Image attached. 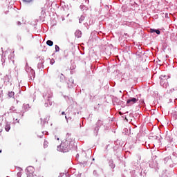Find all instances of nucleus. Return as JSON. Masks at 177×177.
<instances>
[{"instance_id": "obj_16", "label": "nucleus", "mask_w": 177, "mask_h": 177, "mask_svg": "<svg viewBox=\"0 0 177 177\" xmlns=\"http://www.w3.org/2000/svg\"><path fill=\"white\" fill-rule=\"evenodd\" d=\"M62 115H66V113L64 111L62 112Z\"/></svg>"}, {"instance_id": "obj_8", "label": "nucleus", "mask_w": 177, "mask_h": 177, "mask_svg": "<svg viewBox=\"0 0 177 177\" xmlns=\"http://www.w3.org/2000/svg\"><path fill=\"white\" fill-rule=\"evenodd\" d=\"M5 129L6 132H9V131H10V124L9 123L7 122L6 124Z\"/></svg>"}, {"instance_id": "obj_5", "label": "nucleus", "mask_w": 177, "mask_h": 177, "mask_svg": "<svg viewBox=\"0 0 177 177\" xmlns=\"http://www.w3.org/2000/svg\"><path fill=\"white\" fill-rule=\"evenodd\" d=\"M53 96V93H52V92L49 91L48 93V95H47V97H48V102H49V104L50 106H52V102H50V99H52V97Z\"/></svg>"}, {"instance_id": "obj_19", "label": "nucleus", "mask_w": 177, "mask_h": 177, "mask_svg": "<svg viewBox=\"0 0 177 177\" xmlns=\"http://www.w3.org/2000/svg\"><path fill=\"white\" fill-rule=\"evenodd\" d=\"M160 84H162V80L160 81Z\"/></svg>"}, {"instance_id": "obj_14", "label": "nucleus", "mask_w": 177, "mask_h": 177, "mask_svg": "<svg viewBox=\"0 0 177 177\" xmlns=\"http://www.w3.org/2000/svg\"><path fill=\"white\" fill-rule=\"evenodd\" d=\"M44 147H48V141H44Z\"/></svg>"}, {"instance_id": "obj_7", "label": "nucleus", "mask_w": 177, "mask_h": 177, "mask_svg": "<svg viewBox=\"0 0 177 177\" xmlns=\"http://www.w3.org/2000/svg\"><path fill=\"white\" fill-rule=\"evenodd\" d=\"M109 167L113 169V168H115V165H114V161L113 160H110L109 162Z\"/></svg>"}, {"instance_id": "obj_12", "label": "nucleus", "mask_w": 177, "mask_h": 177, "mask_svg": "<svg viewBox=\"0 0 177 177\" xmlns=\"http://www.w3.org/2000/svg\"><path fill=\"white\" fill-rule=\"evenodd\" d=\"M46 44L47 45H53V41H52L51 40H48L46 41Z\"/></svg>"}, {"instance_id": "obj_6", "label": "nucleus", "mask_w": 177, "mask_h": 177, "mask_svg": "<svg viewBox=\"0 0 177 177\" xmlns=\"http://www.w3.org/2000/svg\"><path fill=\"white\" fill-rule=\"evenodd\" d=\"M75 35L76 38H81L82 37V32L80 30H76Z\"/></svg>"}, {"instance_id": "obj_1", "label": "nucleus", "mask_w": 177, "mask_h": 177, "mask_svg": "<svg viewBox=\"0 0 177 177\" xmlns=\"http://www.w3.org/2000/svg\"><path fill=\"white\" fill-rule=\"evenodd\" d=\"M60 147L64 153H67L70 150V142L68 141L62 142Z\"/></svg>"}, {"instance_id": "obj_15", "label": "nucleus", "mask_w": 177, "mask_h": 177, "mask_svg": "<svg viewBox=\"0 0 177 177\" xmlns=\"http://www.w3.org/2000/svg\"><path fill=\"white\" fill-rule=\"evenodd\" d=\"M24 2H26L27 3H30V2H32V0H23Z\"/></svg>"}, {"instance_id": "obj_2", "label": "nucleus", "mask_w": 177, "mask_h": 177, "mask_svg": "<svg viewBox=\"0 0 177 177\" xmlns=\"http://www.w3.org/2000/svg\"><path fill=\"white\" fill-rule=\"evenodd\" d=\"M26 170L28 172V177H37V175L34 173V167H28Z\"/></svg>"}, {"instance_id": "obj_22", "label": "nucleus", "mask_w": 177, "mask_h": 177, "mask_svg": "<svg viewBox=\"0 0 177 177\" xmlns=\"http://www.w3.org/2000/svg\"><path fill=\"white\" fill-rule=\"evenodd\" d=\"M0 132H2V129H1V130H0Z\"/></svg>"}, {"instance_id": "obj_11", "label": "nucleus", "mask_w": 177, "mask_h": 177, "mask_svg": "<svg viewBox=\"0 0 177 177\" xmlns=\"http://www.w3.org/2000/svg\"><path fill=\"white\" fill-rule=\"evenodd\" d=\"M10 79H9V75H6L4 77V82H9Z\"/></svg>"}, {"instance_id": "obj_4", "label": "nucleus", "mask_w": 177, "mask_h": 177, "mask_svg": "<svg viewBox=\"0 0 177 177\" xmlns=\"http://www.w3.org/2000/svg\"><path fill=\"white\" fill-rule=\"evenodd\" d=\"M102 125H103V122H102V120H97V122L96 123V127L95 128V131H99V128H100V127H102Z\"/></svg>"}, {"instance_id": "obj_21", "label": "nucleus", "mask_w": 177, "mask_h": 177, "mask_svg": "<svg viewBox=\"0 0 177 177\" xmlns=\"http://www.w3.org/2000/svg\"><path fill=\"white\" fill-rule=\"evenodd\" d=\"M0 153H2V150L1 149L0 150Z\"/></svg>"}, {"instance_id": "obj_9", "label": "nucleus", "mask_w": 177, "mask_h": 177, "mask_svg": "<svg viewBox=\"0 0 177 177\" xmlns=\"http://www.w3.org/2000/svg\"><path fill=\"white\" fill-rule=\"evenodd\" d=\"M151 32H156L158 35H160V32L159 30H156V29H151L150 30Z\"/></svg>"}, {"instance_id": "obj_13", "label": "nucleus", "mask_w": 177, "mask_h": 177, "mask_svg": "<svg viewBox=\"0 0 177 177\" xmlns=\"http://www.w3.org/2000/svg\"><path fill=\"white\" fill-rule=\"evenodd\" d=\"M55 50L56 52H59L60 50V48H59V46L55 45Z\"/></svg>"}, {"instance_id": "obj_18", "label": "nucleus", "mask_w": 177, "mask_h": 177, "mask_svg": "<svg viewBox=\"0 0 177 177\" xmlns=\"http://www.w3.org/2000/svg\"><path fill=\"white\" fill-rule=\"evenodd\" d=\"M138 49H140V46H138Z\"/></svg>"}, {"instance_id": "obj_20", "label": "nucleus", "mask_w": 177, "mask_h": 177, "mask_svg": "<svg viewBox=\"0 0 177 177\" xmlns=\"http://www.w3.org/2000/svg\"><path fill=\"white\" fill-rule=\"evenodd\" d=\"M66 120H67V116H65Z\"/></svg>"}, {"instance_id": "obj_10", "label": "nucleus", "mask_w": 177, "mask_h": 177, "mask_svg": "<svg viewBox=\"0 0 177 177\" xmlns=\"http://www.w3.org/2000/svg\"><path fill=\"white\" fill-rule=\"evenodd\" d=\"M9 97H15V92L10 91L8 93Z\"/></svg>"}, {"instance_id": "obj_17", "label": "nucleus", "mask_w": 177, "mask_h": 177, "mask_svg": "<svg viewBox=\"0 0 177 177\" xmlns=\"http://www.w3.org/2000/svg\"><path fill=\"white\" fill-rule=\"evenodd\" d=\"M119 114H120V115H122V113L121 112H119Z\"/></svg>"}, {"instance_id": "obj_3", "label": "nucleus", "mask_w": 177, "mask_h": 177, "mask_svg": "<svg viewBox=\"0 0 177 177\" xmlns=\"http://www.w3.org/2000/svg\"><path fill=\"white\" fill-rule=\"evenodd\" d=\"M139 100V97L137 98L135 97H130L129 100L127 101V104H134V103H136Z\"/></svg>"}]
</instances>
